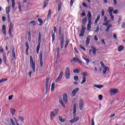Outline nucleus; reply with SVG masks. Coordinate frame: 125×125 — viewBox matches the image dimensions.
<instances>
[{"instance_id": "f257e3e1", "label": "nucleus", "mask_w": 125, "mask_h": 125, "mask_svg": "<svg viewBox=\"0 0 125 125\" xmlns=\"http://www.w3.org/2000/svg\"><path fill=\"white\" fill-rule=\"evenodd\" d=\"M76 113H77V104H75L73 105V115L74 119L70 120V122L71 124H74V123H77L79 121V117H76Z\"/></svg>"}, {"instance_id": "f03ea898", "label": "nucleus", "mask_w": 125, "mask_h": 125, "mask_svg": "<svg viewBox=\"0 0 125 125\" xmlns=\"http://www.w3.org/2000/svg\"><path fill=\"white\" fill-rule=\"evenodd\" d=\"M59 34L61 37L60 43H61V49H62L64 47V42L65 36H64V34H62L61 26L59 27Z\"/></svg>"}, {"instance_id": "7ed1b4c3", "label": "nucleus", "mask_w": 125, "mask_h": 125, "mask_svg": "<svg viewBox=\"0 0 125 125\" xmlns=\"http://www.w3.org/2000/svg\"><path fill=\"white\" fill-rule=\"evenodd\" d=\"M30 64L31 67L32 68L33 73H36V63L34 62L32 56H30Z\"/></svg>"}, {"instance_id": "20e7f679", "label": "nucleus", "mask_w": 125, "mask_h": 125, "mask_svg": "<svg viewBox=\"0 0 125 125\" xmlns=\"http://www.w3.org/2000/svg\"><path fill=\"white\" fill-rule=\"evenodd\" d=\"M49 84V76H47L45 82V94L48 93V84Z\"/></svg>"}, {"instance_id": "39448f33", "label": "nucleus", "mask_w": 125, "mask_h": 125, "mask_svg": "<svg viewBox=\"0 0 125 125\" xmlns=\"http://www.w3.org/2000/svg\"><path fill=\"white\" fill-rule=\"evenodd\" d=\"M59 112V110L58 109H54L53 111L51 112L50 114V119L51 121L53 120V118L55 117V116H57V115L58 114V112Z\"/></svg>"}, {"instance_id": "423d86ee", "label": "nucleus", "mask_w": 125, "mask_h": 125, "mask_svg": "<svg viewBox=\"0 0 125 125\" xmlns=\"http://www.w3.org/2000/svg\"><path fill=\"white\" fill-rule=\"evenodd\" d=\"M65 79L66 80H69L70 79V68L67 67L66 70H65Z\"/></svg>"}, {"instance_id": "0eeeda50", "label": "nucleus", "mask_w": 125, "mask_h": 125, "mask_svg": "<svg viewBox=\"0 0 125 125\" xmlns=\"http://www.w3.org/2000/svg\"><path fill=\"white\" fill-rule=\"evenodd\" d=\"M12 30H13V24L10 22L9 26V35L10 37L12 36Z\"/></svg>"}, {"instance_id": "6e6552de", "label": "nucleus", "mask_w": 125, "mask_h": 125, "mask_svg": "<svg viewBox=\"0 0 125 125\" xmlns=\"http://www.w3.org/2000/svg\"><path fill=\"white\" fill-rule=\"evenodd\" d=\"M40 66L42 67L43 66V62L42 61V52H41L39 55Z\"/></svg>"}, {"instance_id": "1a4fd4ad", "label": "nucleus", "mask_w": 125, "mask_h": 125, "mask_svg": "<svg viewBox=\"0 0 125 125\" xmlns=\"http://www.w3.org/2000/svg\"><path fill=\"white\" fill-rule=\"evenodd\" d=\"M85 31V27L83 26L81 31L79 37H83L84 36V32Z\"/></svg>"}, {"instance_id": "9d476101", "label": "nucleus", "mask_w": 125, "mask_h": 125, "mask_svg": "<svg viewBox=\"0 0 125 125\" xmlns=\"http://www.w3.org/2000/svg\"><path fill=\"white\" fill-rule=\"evenodd\" d=\"M63 100L65 104H67V103H68V96L67 95V93H64L63 94Z\"/></svg>"}, {"instance_id": "9b49d317", "label": "nucleus", "mask_w": 125, "mask_h": 125, "mask_svg": "<svg viewBox=\"0 0 125 125\" xmlns=\"http://www.w3.org/2000/svg\"><path fill=\"white\" fill-rule=\"evenodd\" d=\"M63 76V72L61 71L60 73V74L58 76V77L57 78V79L56 80L55 82L56 83H58L60 81V80L62 79V77Z\"/></svg>"}, {"instance_id": "f8f14e48", "label": "nucleus", "mask_w": 125, "mask_h": 125, "mask_svg": "<svg viewBox=\"0 0 125 125\" xmlns=\"http://www.w3.org/2000/svg\"><path fill=\"white\" fill-rule=\"evenodd\" d=\"M83 100L81 99L79 102V108L80 110H83Z\"/></svg>"}, {"instance_id": "ddd939ff", "label": "nucleus", "mask_w": 125, "mask_h": 125, "mask_svg": "<svg viewBox=\"0 0 125 125\" xmlns=\"http://www.w3.org/2000/svg\"><path fill=\"white\" fill-rule=\"evenodd\" d=\"M118 89H112L110 90L111 95H115L116 93H118Z\"/></svg>"}, {"instance_id": "4468645a", "label": "nucleus", "mask_w": 125, "mask_h": 125, "mask_svg": "<svg viewBox=\"0 0 125 125\" xmlns=\"http://www.w3.org/2000/svg\"><path fill=\"white\" fill-rule=\"evenodd\" d=\"M80 90L79 88H75L72 92V96H75L77 92Z\"/></svg>"}, {"instance_id": "2eb2a0df", "label": "nucleus", "mask_w": 125, "mask_h": 125, "mask_svg": "<svg viewBox=\"0 0 125 125\" xmlns=\"http://www.w3.org/2000/svg\"><path fill=\"white\" fill-rule=\"evenodd\" d=\"M88 22L87 30L90 31L91 29V21H88Z\"/></svg>"}, {"instance_id": "dca6fc26", "label": "nucleus", "mask_w": 125, "mask_h": 125, "mask_svg": "<svg viewBox=\"0 0 125 125\" xmlns=\"http://www.w3.org/2000/svg\"><path fill=\"white\" fill-rule=\"evenodd\" d=\"M91 48L92 49V51L93 52V54L94 55H95L96 54V51H97V50H98V49H96V48H95L93 46H92L91 47Z\"/></svg>"}, {"instance_id": "f3484780", "label": "nucleus", "mask_w": 125, "mask_h": 125, "mask_svg": "<svg viewBox=\"0 0 125 125\" xmlns=\"http://www.w3.org/2000/svg\"><path fill=\"white\" fill-rule=\"evenodd\" d=\"M41 42H42V33L41 32H39L38 36V44H41Z\"/></svg>"}, {"instance_id": "a211bd4d", "label": "nucleus", "mask_w": 125, "mask_h": 125, "mask_svg": "<svg viewBox=\"0 0 125 125\" xmlns=\"http://www.w3.org/2000/svg\"><path fill=\"white\" fill-rule=\"evenodd\" d=\"M12 56L14 59H16V55L15 54V50L14 48L12 49Z\"/></svg>"}, {"instance_id": "6ab92c4d", "label": "nucleus", "mask_w": 125, "mask_h": 125, "mask_svg": "<svg viewBox=\"0 0 125 125\" xmlns=\"http://www.w3.org/2000/svg\"><path fill=\"white\" fill-rule=\"evenodd\" d=\"M6 27L5 26V25H3L2 28V31L3 35H6Z\"/></svg>"}, {"instance_id": "aec40b11", "label": "nucleus", "mask_w": 125, "mask_h": 125, "mask_svg": "<svg viewBox=\"0 0 125 125\" xmlns=\"http://www.w3.org/2000/svg\"><path fill=\"white\" fill-rule=\"evenodd\" d=\"M62 4H62V2H61V1H59L58 4L59 12L60 11V10H61V7H62Z\"/></svg>"}, {"instance_id": "412c9836", "label": "nucleus", "mask_w": 125, "mask_h": 125, "mask_svg": "<svg viewBox=\"0 0 125 125\" xmlns=\"http://www.w3.org/2000/svg\"><path fill=\"white\" fill-rule=\"evenodd\" d=\"M51 17V9H49L48 12V15L47 16V20H49Z\"/></svg>"}, {"instance_id": "4be33fe9", "label": "nucleus", "mask_w": 125, "mask_h": 125, "mask_svg": "<svg viewBox=\"0 0 125 125\" xmlns=\"http://www.w3.org/2000/svg\"><path fill=\"white\" fill-rule=\"evenodd\" d=\"M43 3V9H44L47 6V4H48V0H44Z\"/></svg>"}, {"instance_id": "5701e85b", "label": "nucleus", "mask_w": 125, "mask_h": 125, "mask_svg": "<svg viewBox=\"0 0 125 125\" xmlns=\"http://www.w3.org/2000/svg\"><path fill=\"white\" fill-rule=\"evenodd\" d=\"M87 21V17H85L82 21V25H85L86 24V22Z\"/></svg>"}, {"instance_id": "b1692460", "label": "nucleus", "mask_w": 125, "mask_h": 125, "mask_svg": "<svg viewBox=\"0 0 125 125\" xmlns=\"http://www.w3.org/2000/svg\"><path fill=\"white\" fill-rule=\"evenodd\" d=\"M59 103H60L61 105L63 107L65 108V104H64V102H63V100L62 99H59Z\"/></svg>"}, {"instance_id": "393cba45", "label": "nucleus", "mask_w": 125, "mask_h": 125, "mask_svg": "<svg viewBox=\"0 0 125 125\" xmlns=\"http://www.w3.org/2000/svg\"><path fill=\"white\" fill-rule=\"evenodd\" d=\"M59 120L61 123H64V122H66V119L62 118V116H59Z\"/></svg>"}, {"instance_id": "a878e982", "label": "nucleus", "mask_w": 125, "mask_h": 125, "mask_svg": "<svg viewBox=\"0 0 125 125\" xmlns=\"http://www.w3.org/2000/svg\"><path fill=\"white\" fill-rule=\"evenodd\" d=\"M33 26H36L37 25V23H36V21H32L30 22H29V25H32Z\"/></svg>"}, {"instance_id": "bb28decb", "label": "nucleus", "mask_w": 125, "mask_h": 125, "mask_svg": "<svg viewBox=\"0 0 125 125\" xmlns=\"http://www.w3.org/2000/svg\"><path fill=\"white\" fill-rule=\"evenodd\" d=\"M125 48V47L123 45H120L118 47V50L119 51V52H121Z\"/></svg>"}, {"instance_id": "cd10ccee", "label": "nucleus", "mask_w": 125, "mask_h": 125, "mask_svg": "<svg viewBox=\"0 0 125 125\" xmlns=\"http://www.w3.org/2000/svg\"><path fill=\"white\" fill-rule=\"evenodd\" d=\"M88 21H91V13L90 12H88Z\"/></svg>"}, {"instance_id": "c85d7f7f", "label": "nucleus", "mask_w": 125, "mask_h": 125, "mask_svg": "<svg viewBox=\"0 0 125 125\" xmlns=\"http://www.w3.org/2000/svg\"><path fill=\"white\" fill-rule=\"evenodd\" d=\"M90 42V38L87 37L86 38V43H85L86 45H88V44H89Z\"/></svg>"}, {"instance_id": "c756f323", "label": "nucleus", "mask_w": 125, "mask_h": 125, "mask_svg": "<svg viewBox=\"0 0 125 125\" xmlns=\"http://www.w3.org/2000/svg\"><path fill=\"white\" fill-rule=\"evenodd\" d=\"M104 69L103 70V75L106 74V72H107V71H109V67H105Z\"/></svg>"}, {"instance_id": "7c9ffc66", "label": "nucleus", "mask_w": 125, "mask_h": 125, "mask_svg": "<svg viewBox=\"0 0 125 125\" xmlns=\"http://www.w3.org/2000/svg\"><path fill=\"white\" fill-rule=\"evenodd\" d=\"M9 12H10V6L6 8V13L9 14Z\"/></svg>"}, {"instance_id": "2f4dec72", "label": "nucleus", "mask_w": 125, "mask_h": 125, "mask_svg": "<svg viewBox=\"0 0 125 125\" xmlns=\"http://www.w3.org/2000/svg\"><path fill=\"white\" fill-rule=\"evenodd\" d=\"M86 82V78L85 77H83V81L81 82V84H83V83H85Z\"/></svg>"}, {"instance_id": "473e14b6", "label": "nucleus", "mask_w": 125, "mask_h": 125, "mask_svg": "<svg viewBox=\"0 0 125 125\" xmlns=\"http://www.w3.org/2000/svg\"><path fill=\"white\" fill-rule=\"evenodd\" d=\"M40 48H41V44H38L37 47V51H36L37 54H39V51H40Z\"/></svg>"}, {"instance_id": "72a5a7b5", "label": "nucleus", "mask_w": 125, "mask_h": 125, "mask_svg": "<svg viewBox=\"0 0 125 125\" xmlns=\"http://www.w3.org/2000/svg\"><path fill=\"white\" fill-rule=\"evenodd\" d=\"M15 112H16V110H15V109L11 108V112L12 116H14V115H15Z\"/></svg>"}, {"instance_id": "f704fd0d", "label": "nucleus", "mask_w": 125, "mask_h": 125, "mask_svg": "<svg viewBox=\"0 0 125 125\" xmlns=\"http://www.w3.org/2000/svg\"><path fill=\"white\" fill-rule=\"evenodd\" d=\"M55 87V83H52L51 88V91H54V87Z\"/></svg>"}, {"instance_id": "c9c22d12", "label": "nucleus", "mask_w": 125, "mask_h": 125, "mask_svg": "<svg viewBox=\"0 0 125 125\" xmlns=\"http://www.w3.org/2000/svg\"><path fill=\"white\" fill-rule=\"evenodd\" d=\"M38 21H39V22L40 23L39 24V25L42 26V23H43V21H42V20L41 18H39Z\"/></svg>"}, {"instance_id": "e433bc0d", "label": "nucleus", "mask_w": 125, "mask_h": 125, "mask_svg": "<svg viewBox=\"0 0 125 125\" xmlns=\"http://www.w3.org/2000/svg\"><path fill=\"white\" fill-rule=\"evenodd\" d=\"M12 6L13 9H14V8H15V0H12Z\"/></svg>"}, {"instance_id": "4c0bfd02", "label": "nucleus", "mask_w": 125, "mask_h": 125, "mask_svg": "<svg viewBox=\"0 0 125 125\" xmlns=\"http://www.w3.org/2000/svg\"><path fill=\"white\" fill-rule=\"evenodd\" d=\"M18 5L20 12H21V11H22V10L21 9V3L20 2H18Z\"/></svg>"}, {"instance_id": "58836bf2", "label": "nucleus", "mask_w": 125, "mask_h": 125, "mask_svg": "<svg viewBox=\"0 0 125 125\" xmlns=\"http://www.w3.org/2000/svg\"><path fill=\"white\" fill-rule=\"evenodd\" d=\"M69 42H70L69 41V40H66L65 42V44H64V48L66 49L67 48V46H68V44H69Z\"/></svg>"}, {"instance_id": "ea45409f", "label": "nucleus", "mask_w": 125, "mask_h": 125, "mask_svg": "<svg viewBox=\"0 0 125 125\" xmlns=\"http://www.w3.org/2000/svg\"><path fill=\"white\" fill-rule=\"evenodd\" d=\"M94 86L97 88H102V87H104L103 85H94Z\"/></svg>"}, {"instance_id": "a19ab883", "label": "nucleus", "mask_w": 125, "mask_h": 125, "mask_svg": "<svg viewBox=\"0 0 125 125\" xmlns=\"http://www.w3.org/2000/svg\"><path fill=\"white\" fill-rule=\"evenodd\" d=\"M6 81H7V79H2L0 80V83H4V82H6Z\"/></svg>"}, {"instance_id": "79ce46f5", "label": "nucleus", "mask_w": 125, "mask_h": 125, "mask_svg": "<svg viewBox=\"0 0 125 125\" xmlns=\"http://www.w3.org/2000/svg\"><path fill=\"white\" fill-rule=\"evenodd\" d=\"M73 61H74V62H78V61H79V63H81V61H80L79 58H74L73 59Z\"/></svg>"}, {"instance_id": "37998d69", "label": "nucleus", "mask_w": 125, "mask_h": 125, "mask_svg": "<svg viewBox=\"0 0 125 125\" xmlns=\"http://www.w3.org/2000/svg\"><path fill=\"white\" fill-rule=\"evenodd\" d=\"M108 11V12H113V11H114V8L109 7Z\"/></svg>"}, {"instance_id": "c03bdc74", "label": "nucleus", "mask_w": 125, "mask_h": 125, "mask_svg": "<svg viewBox=\"0 0 125 125\" xmlns=\"http://www.w3.org/2000/svg\"><path fill=\"white\" fill-rule=\"evenodd\" d=\"M82 76H83V77H87L88 74H87V72H85L82 73Z\"/></svg>"}, {"instance_id": "a18cd8bd", "label": "nucleus", "mask_w": 125, "mask_h": 125, "mask_svg": "<svg viewBox=\"0 0 125 125\" xmlns=\"http://www.w3.org/2000/svg\"><path fill=\"white\" fill-rule=\"evenodd\" d=\"M83 59H84V60H85L86 61V63L87 65H88V64L90 62L89 59H87L86 58H83Z\"/></svg>"}, {"instance_id": "49530a36", "label": "nucleus", "mask_w": 125, "mask_h": 125, "mask_svg": "<svg viewBox=\"0 0 125 125\" xmlns=\"http://www.w3.org/2000/svg\"><path fill=\"white\" fill-rule=\"evenodd\" d=\"M52 42H54L55 40V33H53L52 34Z\"/></svg>"}, {"instance_id": "de8ad7c7", "label": "nucleus", "mask_w": 125, "mask_h": 125, "mask_svg": "<svg viewBox=\"0 0 125 125\" xmlns=\"http://www.w3.org/2000/svg\"><path fill=\"white\" fill-rule=\"evenodd\" d=\"M73 73H74L75 74H79V73H80V70H79V69H74L73 70Z\"/></svg>"}, {"instance_id": "09e8293b", "label": "nucleus", "mask_w": 125, "mask_h": 125, "mask_svg": "<svg viewBox=\"0 0 125 125\" xmlns=\"http://www.w3.org/2000/svg\"><path fill=\"white\" fill-rule=\"evenodd\" d=\"M100 64L103 68H105V67H108V66H105V64H104V63H103V61H101L100 62Z\"/></svg>"}, {"instance_id": "8fccbe9b", "label": "nucleus", "mask_w": 125, "mask_h": 125, "mask_svg": "<svg viewBox=\"0 0 125 125\" xmlns=\"http://www.w3.org/2000/svg\"><path fill=\"white\" fill-rule=\"evenodd\" d=\"M121 21H122V17L121 16L119 17L118 23L119 24H121Z\"/></svg>"}, {"instance_id": "3c124183", "label": "nucleus", "mask_w": 125, "mask_h": 125, "mask_svg": "<svg viewBox=\"0 0 125 125\" xmlns=\"http://www.w3.org/2000/svg\"><path fill=\"white\" fill-rule=\"evenodd\" d=\"M79 47H80L81 48V49H83V51H85V48H84L83 46V45H82V44L79 45Z\"/></svg>"}, {"instance_id": "603ef678", "label": "nucleus", "mask_w": 125, "mask_h": 125, "mask_svg": "<svg viewBox=\"0 0 125 125\" xmlns=\"http://www.w3.org/2000/svg\"><path fill=\"white\" fill-rule=\"evenodd\" d=\"M74 80H75L76 82L79 81V77L77 76H74Z\"/></svg>"}, {"instance_id": "864d4df0", "label": "nucleus", "mask_w": 125, "mask_h": 125, "mask_svg": "<svg viewBox=\"0 0 125 125\" xmlns=\"http://www.w3.org/2000/svg\"><path fill=\"white\" fill-rule=\"evenodd\" d=\"M19 120H20V121H21V122H23V121H24V117H22V116H19Z\"/></svg>"}, {"instance_id": "5fc2aeb1", "label": "nucleus", "mask_w": 125, "mask_h": 125, "mask_svg": "<svg viewBox=\"0 0 125 125\" xmlns=\"http://www.w3.org/2000/svg\"><path fill=\"white\" fill-rule=\"evenodd\" d=\"M99 99L100 101L102 100V99H103V96L102 95H99Z\"/></svg>"}, {"instance_id": "6e6d98bb", "label": "nucleus", "mask_w": 125, "mask_h": 125, "mask_svg": "<svg viewBox=\"0 0 125 125\" xmlns=\"http://www.w3.org/2000/svg\"><path fill=\"white\" fill-rule=\"evenodd\" d=\"M99 32V26H97L96 29L95 30V33H98Z\"/></svg>"}, {"instance_id": "4d7b16f0", "label": "nucleus", "mask_w": 125, "mask_h": 125, "mask_svg": "<svg viewBox=\"0 0 125 125\" xmlns=\"http://www.w3.org/2000/svg\"><path fill=\"white\" fill-rule=\"evenodd\" d=\"M10 121H11V123L12 125H15V122H14V121H13V119H12V118H11L10 119Z\"/></svg>"}, {"instance_id": "13d9d810", "label": "nucleus", "mask_w": 125, "mask_h": 125, "mask_svg": "<svg viewBox=\"0 0 125 125\" xmlns=\"http://www.w3.org/2000/svg\"><path fill=\"white\" fill-rule=\"evenodd\" d=\"M25 46H26V48H29V42H26V43H25Z\"/></svg>"}, {"instance_id": "bf43d9fd", "label": "nucleus", "mask_w": 125, "mask_h": 125, "mask_svg": "<svg viewBox=\"0 0 125 125\" xmlns=\"http://www.w3.org/2000/svg\"><path fill=\"white\" fill-rule=\"evenodd\" d=\"M57 52L58 55H59V53H60V49L59 48V47L57 48Z\"/></svg>"}, {"instance_id": "052dcab7", "label": "nucleus", "mask_w": 125, "mask_h": 125, "mask_svg": "<svg viewBox=\"0 0 125 125\" xmlns=\"http://www.w3.org/2000/svg\"><path fill=\"white\" fill-rule=\"evenodd\" d=\"M74 3V0H70V5L71 6H73V4Z\"/></svg>"}, {"instance_id": "680f3d73", "label": "nucleus", "mask_w": 125, "mask_h": 125, "mask_svg": "<svg viewBox=\"0 0 125 125\" xmlns=\"http://www.w3.org/2000/svg\"><path fill=\"white\" fill-rule=\"evenodd\" d=\"M107 21H108V18H107V17L104 16V21L107 22Z\"/></svg>"}, {"instance_id": "e2e57ef3", "label": "nucleus", "mask_w": 125, "mask_h": 125, "mask_svg": "<svg viewBox=\"0 0 125 125\" xmlns=\"http://www.w3.org/2000/svg\"><path fill=\"white\" fill-rule=\"evenodd\" d=\"M12 97H13V95H12L8 97L9 100H12Z\"/></svg>"}, {"instance_id": "0e129e2a", "label": "nucleus", "mask_w": 125, "mask_h": 125, "mask_svg": "<svg viewBox=\"0 0 125 125\" xmlns=\"http://www.w3.org/2000/svg\"><path fill=\"white\" fill-rule=\"evenodd\" d=\"M0 52L2 53L3 52V48H2V47L0 46Z\"/></svg>"}, {"instance_id": "69168bd1", "label": "nucleus", "mask_w": 125, "mask_h": 125, "mask_svg": "<svg viewBox=\"0 0 125 125\" xmlns=\"http://www.w3.org/2000/svg\"><path fill=\"white\" fill-rule=\"evenodd\" d=\"M113 38L115 39V40H117L118 38L117 37V34H113Z\"/></svg>"}, {"instance_id": "338daca9", "label": "nucleus", "mask_w": 125, "mask_h": 125, "mask_svg": "<svg viewBox=\"0 0 125 125\" xmlns=\"http://www.w3.org/2000/svg\"><path fill=\"white\" fill-rule=\"evenodd\" d=\"M122 28H123L124 29H125V22L122 23Z\"/></svg>"}, {"instance_id": "774afa93", "label": "nucleus", "mask_w": 125, "mask_h": 125, "mask_svg": "<svg viewBox=\"0 0 125 125\" xmlns=\"http://www.w3.org/2000/svg\"><path fill=\"white\" fill-rule=\"evenodd\" d=\"M91 125H94V120L93 119V118L92 119Z\"/></svg>"}]
</instances>
